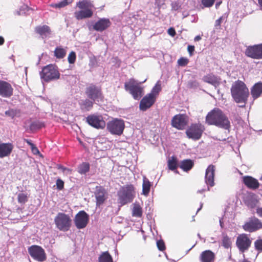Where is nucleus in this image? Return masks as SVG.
I'll return each instance as SVG.
<instances>
[{
  "instance_id": "nucleus-1",
  "label": "nucleus",
  "mask_w": 262,
  "mask_h": 262,
  "mask_svg": "<svg viewBox=\"0 0 262 262\" xmlns=\"http://www.w3.org/2000/svg\"><path fill=\"white\" fill-rule=\"evenodd\" d=\"M205 121L208 125H215L225 129H229L230 127L228 117L219 108L215 107L210 111L206 116Z\"/></svg>"
},
{
  "instance_id": "nucleus-2",
  "label": "nucleus",
  "mask_w": 262,
  "mask_h": 262,
  "mask_svg": "<svg viewBox=\"0 0 262 262\" xmlns=\"http://www.w3.org/2000/svg\"><path fill=\"white\" fill-rule=\"evenodd\" d=\"M232 97L236 103H246L249 95V89L242 81H235L231 88Z\"/></svg>"
},
{
  "instance_id": "nucleus-3",
  "label": "nucleus",
  "mask_w": 262,
  "mask_h": 262,
  "mask_svg": "<svg viewBox=\"0 0 262 262\" xmlns=\"http://www.w3.org/2000/svg\"><path fill=\"white\" fill-rule=\"evenodd\" d=\"M76 7L80 10L74 12V17L77 20L91 18L96 9L93 1L91 0H80L76 3Z\"/></svg>"
},
{
  "instance_id": "nucleus-4",
  "label": "nucleus",
  "mask_w": 262,
  "mask_h": 262,
  "mask_svg": "<svg viewBox=\"0 0 262 262\" xmlns=\"http://www.w3.org/2000/svg\"><path fill=\"white\" fill-rule=\"evenodd\" d=\"M124 89L135 100H139L144 94V88L141 83L131 78L124 83Z\"/></svg>"
},
{
  "instance_id": "nucleus-5",
  "label": "nucleus",
  "mask_w": 262,
  "mask_h": 262,
  "mask_svg": "<svg viewBox=\"0 0 262 262\" xmlns=\"http://www.w3.org/2000/svg\"><path fill=\"white\" fill-rule=\"evenodd\" d=\"M135 187L132 184H127L122 186L117 193L118 202L121 205H124L133 201L135 198Z\"/></svg>"
},
{
  "instance_id": "nucleus-6",
  "label": "nucleus",
  "mask_w": 262,
  "mask_h": 262,
  "mask_svg": "<svg viewBox=\"0 0 262 262\" xmlns=\"http://www.w3.org/2000/svg\"><path fill=\"white\" fill-rule=\"evenodd\" d=\"M56 227L60 231H69L72 225V220L70 215L63 212H58L54 220Z\"/></svg>"
},
{
  "instance_id": "nucleus-7",
  "label": "nucleus",
  "mask_w": 262,
  "mask_h": 262,
  "mask_svg": "<svg viewBox=\"0 0 262 262\" xmlns=\"http://www.w3.org/2000/svg\"><path fill=\"white\" fill-rule=\"evenodd\" d=\"M85 94L88 98L96 103L101 102L104 100V97L101 88L93 83L86 86L85 89Z\"/></svg>"
},
{
  "instance_id": "nucleus-8",
  "label": "nucleus",
  "mask_w": 262,
  "mask_h": 262,
  "mask_svg": "<svg viewBox=\"0 0 262 262\" xmlns=\"http://www.w3.org/2000/svg\"><path fill=\"white\" fill-rule=\"evenodd\" d=\"M205 128L201 123H191L186 130V135L189 139L196 141L200 140Z\"/></svg>"
},
{
  "instance_id": "nucleus-9",
  "label": "nucleus",
  "mask_w": 262,
  "mask_h": 262,
  "mask_svg": "<svg viewBox=\"0 0 262 262\" xmlns=\"http://www.w3.org/2000/svg\"><path fill=\"white\" fill-rule=\"evenodd\" d=\"M40 77L46 82L58 79L60 73L57 69L52 64L43 67L40 73Z\"/></svg>"
},
{
  "instance_id": "nucleus-10",
  "label": "nucleus",
  "mask_w": 262,
  "mask_h": 262,
  "mask_svg": "<svg viewBox=\"0 0 262 262\" xmlns=\"http://www.w3.org/2000/svg\"><path fill=\"white\" fill-rule=\"evenodd\" d=\"M124 122L121 119H115L107 124V129L113 135H120L124 128Z\"/></svg>"
},
{
  "instance_id": "nucleus-11",
  "label": "nucleus",
  "mask_w": 262,
  "mask_h": 262,
  "mask_svg": "<svg viewBox=\"0 0 262 262\" xmlns=\"http://www.w3.org/2000/svg\"><path fill=\"white\" fill-rule=\"evenodd\" d=\"M246 56L254 59H262V43L249 46L245 51Z\"/></svg>"
},
{
  "instance_id": "nucleus-12",
  "label": "nucleus",
  "mask_w": 262,
  "mask_h": 262,
  "mask_svg": "<svg viewBox=\"0 0 262 262\" xmlns=\"http://www.w3.org/2000/svg\"><path fill=\"white\" fill-rule=\"evenodd\" d=\"M86 122L96 129H103L105 127V122L101 115L92 114L86 118Z\"/></svg>"
},
{
  "instance_id": "nucleus-13",
  "label": "nucleus",
  "mask_w": 262,
  "mask_h": 262,
  "mask_svg": "<svg viewBox=\"0 0 262 262\" xmlns=\"http://www.w3.org/2000/svg\"><path fill=\"white\" fill-rule=\"evenodd\" d=\"M188 122V117L186 115L178 114L172 118L171 125L179 130H183L187 125Z\"/></svg>"
},
{
  "instance_id": "nucleus-14",
  "label": "nucleus",
  "mask_w": 262,
  "mask_h": 262,
  "mask_svg": "<svg viewBox=\"0 0 262 262\" xmlns=\"http://www.w3.org/2000/svg\"><path fill=\"white\" fill-rule=\"evenodd\" d=\"M262 228V222L256 217H252L243 226L245 231L250 232L256 231Z\"/></svg>"
},
{
  "instance_id": "nucleus-15",
  "label": "nucleus",
  "mask_w": 262,
  "mask_h": 262,
  "mask_svg": "<svg viewBox=\"0 0 262 262\" xmlns=\"http://www.w3.org/2000/svg\"><path fill=\"white\" fill-rule=\"evenodd\" d=\"M89 216L84 211H80L75 215L74 223L78 229L84 228L88 225Z\"/></svg>"
},
{
  "instance_id": "nucleus-16",
  "label": "nucleus",
  "mask_w": 262,
  "mask_h": 262,
  "mask_svg": "<svg viewBox=\"0 0 262 262\" xmlns=\"http://www.w3.org/2000/svg\"><path fill=\"white\" fill-rule=\"evenodd\" d=\"M28 252L34 259L43 262L47 259L46 254L41 247H29Z\"/></svg>"
},
{
  "instance_id": "nucleus-17",
  "label": "nucleus",
  "mask_w": 262,
  "mask_h": 262,
  "mask_svg": "<svg viewBox=\"0 0 262 262\" xmlns=\"http://www.w3.org/2000/svg\"><path fill=\"white\" fill-rule=\"evenodd\" d=\"M13 94V88L11 84L4 80H0V96L10 98Z\"/></svg>"
},
{
  "instance_id": "nucleus-18",
  "label": "nucleus",
  "mask_w": 262,
  "mask_h": 262,
  "mask_svg": "<svg viewBox=\"0 0 262 262\" xmlns=\"http://www.w3.org/2000/svg\"><path fill=\"white\" fill-rule=\"evenodd\" d=\"M96 200V205L100 206L102 205L107 199V193L105 188L101 186H96L95 192Z\"/></svg>"
},
{
  "instance_id": "nucleus-19",
  "label": "nucleus",
  "mask_w": 262,
  "mask_h": 262,
  "mask_svg": "<svg viewBox=\"0 0 262 262\" xmlns=\"http://www.w3.org/2000/svg\"><path fill=\"white\" fill-rule=\"evenodd\" d=\"M156 99L154 96L147 94L141 100L139 104L140 110L145 111L150 108L156 102Z\"/></svg>"
},
{
  "instance_id": "nucleus-20",
  "label": "nucleus",
  "mask_w": 262,
  "mask_h": 262,
  "mask_svg": "<svg viewBox=\"0 0 262 262\" xmlns=\"http://www.w3.org/2000/svg\"><path fill=\"white\" fill-rule=\"evenodd\" d=\"M215 170V166L212 164L209 165L206 170L205 183L210 187H212L214 185Z\"/></svg>"
},
{
  "instance_id": "nucleus-21",
  "label": "nucleus",
  "mask_w": 262,
  "mask_h": 262,
  "mask_svg": "<svg viewBox=\"0 0 262 262\" xmlns=\"http://www.w3.org/2000/svg\"><path fill=\"white\" fill-rule=\"evenodd\" d=\"M111 25V22L108 18H102L95 23L93 25V29L97 31L102 32L109 28Z\"/></svg>"
},
{
  "instance_id": "nucleus-22",
  "label": "nucleus",
  "mask_w": 262,
  "mask_h": 262,
  "mask_svg": "<svg viewBox=\"0 0 262 262\" xmlns=\"http://www.w3.org/2000/svg\"><path fill=\"white\" fill-rule=\"evenodd\" d=\"M243 183L249 189L255 190L259 188V183L257 180L251 176H244L243 177Z\"/></svg>"
},
{
  "instance_id": "nucleus-23",
  "label": "nucleus",
  "mask_w": 262,
  "mask_h": 262,
  "mask_svg": "<svg viewBox=\"0 0 262 262\" xmlns=\"http://www.w3.org/2000/svg\"><path fill=\"white\" fill-rule=\"evenodd\" d=\"M14 148L11 143H0V158H2L9 156Z\"/></svg>"
},
{
  "instance_id": "nucleus-24",
  "label": "nucleus",
  "mask_w": 262,
  "mask_h": 262,
  "mask_svg": "<svg viewBox=\"0 0 262 262\" xmlns=\"http://www.w3.org/2000/svg\"><path fill=\"white\" fill-rule=\"evenodd\" d=\"M215 254L209 250L203 251L200 256L201 262H213L215 259Z\"/></svg>"
},
{
  "instance_id": "nucleus-25",
  "label": "nucleus",
  "mask_w": 262,
  "mask_h": 262,
  "mask_svg": "<svg viewBox=\"0 0 262 262\" xmlns=\"http://www.w3.org/2000/svg\"><path fill=\"white\" fill-rule=\"evenodd\" d=\"M35 31L42 38L47 37L51 33L50 28L47 25L37 26L35 28Z\"/></svg>"
},
{
  "instance_id": "nucleus-26",
  "label": "nucleus",
  "mask_w": 262,
  "mask_h": 262,
  "mask_svg": "<svg viewBox=\"0 0 262 262\" xmlns=\"http://www.w3.org/2000/svg\"><path fill=\"white\" fill-rule=\"evenodd\" d=\"M262 94V82L256 83L251 88V94L254 99H257Z\"/></svg>"
},
{
  "instance_id": "nucleus-27",
  "label": "nucleus",
  "mask_w": 262,
  "mask_h": 262,
  "mask_svg": "<svg viewBox=\"0 0 262 262\" xmlns=\"http://www.w3.org/2000/svg\"><path fill=\"white\" fill-rule=\"evenodd\" d=\"M203 79L204 82L211 84L214 86H219L220 84L221 79L212 74H207L204 76Z\"/></svg>"
},
{
  "instance_id": "nucleus-28",
  "label": "nucleus",
  "mask_w": 262,
  "mask_h": 262,
  "mask_svg": "<svg viewBox=\"0 0 262 262\" xmlns=\"http://www.w3.org/2000/svg\"><path fill=\"white\" fill-rule=\"evenodd\" d=\"M236 246H250L251 241L246 234H239L236 239Z\"/></svg>"
},
{
  "instance_id": "nucleus-29",
  "label": "nucleus",
  "mask_w": 262,
  "mask_h": 262,
  "mask_svg": "<svg viewBox=\"0 0 262 262\" xmlns=\"http://www.w3.org/2000/svg\"><path fill=\"white\" fill-rule=\"evenodd\" d=\"M94 102L89 98L83 100L79 103L80 108L82 111H89L93 108Z\"/></svg>"
},
{
  "instance_id": "nucleus-30",
  "label": "nucleus",
  "mask_w": 262,
  "mask_h": 262,
  "mask_svg": "<svg viewBox=\"0 0 262 262\" xmlns=\"http://www.w3.org/2000/svg\"><path fill=\"white\" fill-rule=\"evenodd\" d=\"M244 202L248 207L253 208L256 206L258 201L254 194H250L245 197Z\"/></svg>"
},
{
  "instance_id": "nucleus-31",
  "label": "nucleus",
  "mask_w": 262,
  "mask_h": 262,
  "mask_svg": "<svg viewBox=\"0 0 262 262\" xmlns=\"http://www.w3.org/2000/svg\"><path fill=\"white\" fill-rule=\"evenodd\" d=\"M194 163L190 159L184 160L181 161L180 167L183 170L187 171L190 170L193 166Z\"/></svg>"
},
{
  "instance_id": "nucleus-32",
  "label": "nucleus",
  "mask_w": 262,
  "mask_h": 262,
  "mask_svg": "<svg viewBox=\"0 0 262 262\" xmlns=\"http://www.w3.org/2000/svg\"><path fill=\"white\" fill-rule=\"evenodd\" d=\"M151 186V183L148 179L144 177L142 185V191L144 195H147L149 194Z\"/></svg>"
},
{
  "instance_id": "nucleus-33",
  "label": "nucleus",
  "mask_w": 262,
  "mask_h": 262,
  "mask_svg": "<svg viewBox=\"0 0 262 262\" xmlns=\"http://www.w3.org/2000/svg\"><path fill=\"white\" fill-rule=\"evenodd\" d=\"M54 56L58 59L64 58L67 54L66 50L61 47H57L54 50Z\"/></svg>"
},
{
  "instance_id": "nucleus-34",
  "label": "nucleus",
  "mask_w": 262,
  "mask_h": 262,
  "mask_svg": "<svg viewBox=\"0 0 262 262\" xmlns=\"http://www.w3.org/2000/svg\"><path fill=\"white\" fill-rule=\"evenodd\" d=\"M90 165L89 163L83 162L78 166L77 171L80 174H84L90 170Z\"/></svg>"
},
{
  "instance_id": "nucleus-35",
  "label": "nucleus",
  "mask_w": 262,
  "mask_h": 262,
  "mask_svg": "<svg viewBox=\"0 0 262 262\" xmlns=\"http://www.w3.org/2000/svg\"><path fill=\"white\" fill-rule=\"evenodd\" d=\"M167 165L170 170H176L178 167V163L177 158L174 156L171 157V158L168 160Z\"/></svg>"
},
{
  "instance_id": "nucleus-36",
  "label": "nucleus",
  "mask_w": 262,
  "mask_h": 262,
  "mask_svg": "<svg viewBox=\"0 0 262 262\" xmlns=\"http://www.w3.org/2000/svg\"><path fill=\"white\" fill-rule=\"evenodd\" d=\"M99 262H113L112 257L107 252H103L98 258Z\"/></svg>"
},
{
  "instance_id": "nucleus-37",
  "label": "nucleus",
  "mask_w": 262,
  "mask_h": 262,
  "mask_svg": "<svg viewBox=\"0 0 262 262\" xmlns=\"http://www.w3.org/2000/svg\"><path fill=\"white\" fill-rule=\"evenodd\" d=\"M132 215L137 217H141L142 216V209L140 205L134 204L132 210Z\"/></svg>"
},
{
  "instance_id": "nucleus-38",
  "label": "nucleus",
  "mask_w": 262,
  "mask_h": 262,
  "mask_svg": "<svg viewBox=\"0 0 262 262\" xmlns=\"http://www.w3.org/2000/svg\"><path fill=\"white\" fill-rule=\"evenodd\" d=\"M161 91V85L160 81H158L154 88L152 89V90L149 94L151 96H154L155 98H157V96L159 95V93Z\"/></svg>"
},
{
  "instance_id": "nucleus-39",
  "label": "nucleus",
  "mask_w": 262,
  "mask_h": 262,
  "mask_svg": "<svg viewBox=\"0 0 262 262\" xmlns=\"http://www.w3.org/2000/svg\"><path fill=\"white\" fill-rule=\"evenodd\" d=\"M73 1V0H62L58 3L52 4L51 6L53 8L60 9L71 4Z\"/></svg>"
},
{
  "instance_id": "nucleus-40",
  "label": "nucleus",
  "mask_w": 262,
  "mask_h": 262,
  "mask_svg": "<svg viewBox=\"0 0 262 262\" xmlns=\"http://www.w3.org/2000/svg\"><path fill=\"white\" fill-rule=\"evenodd\" d=\"M28 200V196L27 194L24 193H19L17 195L18 202L20 204H25Z\"/></svg>"
},
{
  "instance_id": "nucleus-41",
  "label": "nucleus",
  "mask_w": 262,
  "mask_h": 262,
  "mask_svg": "<svg viewBox=\"0 0 262 262\" xmlns=\"http://www.w3.org/2000/svg\"><path fill=\"white\" fill-rule=\"evenodd\" d=\"M19 113V111L17 110L10 109L8 111H6L5 114L6 116L10 117L12 118H13L17 115H18Z\"/></svg>"
},
{
  "instance_id": "nucleus-42",
  "label": "nucleus",
  "mask_w": 262,
  "mask_h": 262,
  "mask_svg": "<svg viewBox=\"0 0 262 262\" xmlns=\"http://www.w3.org/2000/svg\"><path fill=\"white\" fill-rule=\"evenodd\" d=\"M43 126V123L38 122H34L30 124V128L31 130H35L40 129Z\"/></svg>"
},
{
  "instance_id": "nucleus-43",
  "label": "nucleus",
  "mask_w": 262,
  "mask_h": 262,
  "mask_svg": "<svg viewBox=\"0 0 262 262\" xmlns=\"http://www.w3.org/2000/svg\"><path fill=\"white\" fill-rule=\"evenodd\" d=\"M57 168L58 169L62 170V172L66 174H70L72 173L73 171L72 169L65 167L60 164H58L57 165Z\"/></svg>"
},
{
  "instance_id": "nucleus-44",
  "label": "nucleus",
  "mask_w": 262,
  "mask_h": 262,
  "mask_svg": "<svg viewBox=\"0 0 262 262\" xmlns=\"http://www.w3.org/2000/svg\"><path fill=\"white\" fill-rule=\"evenodd\" d=\"M76 55L75 52L72 51L70 53L68 57V60L69 63L73 64L76 60Z\"/></svg>"
},
{
  "instance_id": "nucleus-45",
  "label": "nucleus",
  "mask_w": 262,
  "mask_h": 262,
  "mask_svg": "<svg viewBox=\"0 0 262 262\" xmlns=\"http://www.w3.org/2000/svg\"><path fill=\"white\" fill-rule=\"evenodd\" d=\"M223 246H230L231 244V239L227 236V235L223 234L222 238Z\"/></svg>"
},
{
  "instance_id": "nucleus-46",
  "label": "nucleus",
  "mask_w": 262,
  "mask_h": 262,
  "mask_svg": "<svg viewBox=\"0 0 262 262\" xmlns=\"http://www.w3.org/2000/svg\"><path fill=\"white\" fill-rule=\"evenodd\" d=\"M177 62L179 66L185 67L188 63L189 59L186 57H181Z\"/></svg>"
},
{
  "instance_id": "nucleus-47",
  "label": "nucleus",
  "mask_w": 262,
  "mask_h": 262,
  "mask_svg": "<svg viewBox=\"0 0 262 262\" xmlns=\"http://www.w3.org/2000/svg\"><path fill=\"white\" fill-rule=\"evenodd\" d=\"M215 0H201L202 4L204 7H212Z\"/></svg>"
},
{
  "instance_id": "nucleus-48",
  "label": "nucleus",
  "mask_w": 262,
  "mask_h": 262,
  "mask_svg": "<svg viewBox=\"0 0 262 262\" xmlns=\"http://www.w3.org/2000/svg\"><path fill=\"white\" fill-rule=\"evenodd\" d=\"M64 184V183L61 179H58L56 180V185L57 189H58L59 190H61L63 189Z\"/></svg>"
},
{
  "instance_id": "nucleus-49",
  "label": "nucleus",
  "mask_w": 262,
  "mask_h": 262,
  "mask_svg": "<svg viewBox=\"0 0 262 262\" xmlns=\"http://www.w3.org/2000/svg\"><path fill=\"white\" fill-rule=\"evenodd\" d=\"M187 50L190 56H192L193 52L194 51V46L191 45H188L187 47Z\"/></svg>"
},
{
  "instance_id": "nucleus-50",
  "label": "nucleus",
  "mask_w": 262,
  "mask_h": 262,
  "mask_svg": "<svg viewBox=\"0 0 262 262\" xmlns=\"http://www.w3.org/2000/svg\"><path fill=\"white\" fill-rule=\"evenodd\" d=\"M167 32L169 35H170L172 37L174 36L176 34V32L174 29L172 27L168 29Z\"/></svg>"
},
{
  "instance_id": "nucleus-51",
  "label": "nucleus",
  "mask_w": 262,
  "mask_h": 262,
  "mask_svg": "<svg viewBox=\"0 0 262 262\" xmlns=\"http://www.w3.org/2000/svg\"><path fill=\"white\" fill-rule=\"evenodd\" d=\"M222 21H223V17H220L219 19L216 20V21L215 22V25H214L215 27H220Z\"/></svg>"
},
{
  "instance_id": "nucleus-52",
  "label": "nucleus",
  "mask_w": 262,
  "mask_h": 262,
  "mask_svg": "<svg viewBox=\"0 0 262 262\" xmlns=\"http://www.w3.org/2000/svg\"><path fill=\"white\" fill-rule=\"evenodd\" d=\"M31 149H32V151L34 154H38L39 152V150L38 149V148L35 146V145L34 144L33 146H31Z\"/></svg>"
},
{
  "instance_id": "nucleus-53",
  "label": "nucleus",
  "mask_w": 262,
  "mask_h": 262,
  "mask_svg": "<svg viewBox=\"0 0 262 262\" xmlns=\"http://www.w3.org/2000/svg\"><path fill=\"white\" fill-rule=\"evenodd\" d=\"M256 213L259 217H262V207H258L256 209Z\"/></svg>"
},
{
  "instance_id": "nucleus-54",
  "label": "nucleus",
  "mask_w": 262,
  "mask_h": 262,
  "mask_svg": "<svg viewBox=\"0 0 262 262\" xmlns=\"http://www.w3.org/2000/svg\"><path fill=\"white\" fill-rule=\"evenodd\" d=\"M157 246H165L164 242L162 239H159L157 241Z\"/></svg>"
},
{
  "instance_id": "nucleus-55",
  "label": "nucleus",
  "mask_w": 262,
  "mask_h": 262,
  "mask_svg": "<svg viewBox=\"0 0 262 262\" xmlns=\"http://www.w3.org/2000/svg\"><path fill=\"white\" fill-rule=\"evenodd\" d=\"M255 246H262V239L257 240L255 243Z\"/></svg>"
},
{
  "instance_id": "nucleus-56",
  "label": "nucleus",
  "mask_w": 262,
  "mask_h": 262,
  "mask_svg": "<svg viewBox=\"0 0 262 262\" xmlns=\"http://www.w3.org/2000/svg\"><path fill=\"white\" fill-rule=\"evenodd\" d=\"M239 251L242 252H244L246 250H248L249 247H238Z\"/></svg>"
},
{
  "instance_id": "nucleus-57",
  "label": "nucleus",
  "mask_w": 262,
  "mask_h": 262,
  "mask_svg": "<svg viewBox=\"0 0 262 262\" xmlns=\"http://www.w3.org/2000/svg\"><path fill=\"white\" fill-rule=\"evenodd\" d=\"M24 140L31 147L33 146L34 144H33L30 140L26 139H25Z\"/></svg>"
},
{
  "instance_id": "nucleus-58",
  "label": "nucleus",
  "mask_w": 262,
  "mask_h": 262,
  "mask_svg": "<svg viewBox=\"0 0 262 262\" xmlns=\"http://www.w3.org/2000/svg\"><path fill=\"white\" fill-rule=\"evenodd\" d=\"M172 7L174 10H177L179 8L178 4L177 3H175L174 4H172Z\"/></svg>"
},
{
  "instance_id": "nucleus-59",
  "label": "nucleus",
  "mask_w": 262,
  "mask_h": 262,
  "mask_svg": "<svg viewBox=\"0 0 262 262\" xmlns=\"http://www.w3.org/2000/svg\"><path fill=\"white\" fill-rule=\"evenodd\" d=\"M5 42V39L3 37L0 36V46H2L4 44Z\"/></svg>"
},
{
  "instance_id": "nucleus-60",
  "label": "nucleus",
  "mask_w": 262,
  "mask_h": 262,
  "mask_svg": "<svg viewBox=\"0 0 262 262\" xmlns=\"http://www.w3.org/2000/svg\"><path fill=\"white\" fill-rule=\"evenodd\" d=\"M201 39V37L199 35L195 36L194 38V41H199Z\"/></svg>"
},
{
  "instance_id": "nucleus-61",
  "label": "nucleus",
  "mask_w": 262,
  "mask_h": 262,
  "mask_svg": "<svg viewBox=\"0 0 262 262\" xmlns=\"http://www.w3.org/2000/svg\"><path fill=\"white\" fill-rule=\"evenodd\" d=\"M160 251H163L165 250L166 247H158Z\"/></svg>"
},
{
  "instance_id": "nucleus-62",
  "label": "nucleus",
  "mask_w": 262,
  "mask_h": 262,
  "mask_svg": "<svg viewBox=\"0 0 262 262\" xmlns=\"http://www.w3.org/2000/svg\"><path fill=\"white\" fill-rule=\"evenodd\" d=\"M258 3L259 4L260 9L262 10V0H258Z\"/></svg>"
},
{
  "instance_id": "nucleus-63",
  "label": "nucleus",
  "mask_w": 262,
  "mask_h": 262,
  "mask_svg": "<svg viewBox=\"0 0 262 262\" xmlns=\"http://www.w3.org/2000/svg\"><path fill=\"white\" fill-rule=\"evenodd\" d=\"M255 248L259 251H262V247H255Z\"/></svg>"
},
{
  "instance_id": "nucleus-64",
  "label": "nucleus",
  "mask_w": 262,
  "mask_h": 262,
  "mask_svg": "<svg viewBox=\"0 0 262 262\" xmlns=\"http://www.w3.org/2000/svg\"><path fill=\"white\" fill-rule=\"evenodd\" d=\"M219 5H220V3H219V4H216V7H217V6H219Z\"/></svg>"
}]
</instances>
